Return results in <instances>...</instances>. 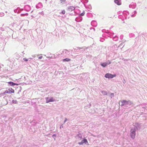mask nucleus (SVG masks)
Returning <instances> with one entry per match:
<instances>
[{
    "label": "nucleus",
    "instance_id": "f257e3e1",
    "mask_svg": "<svg viewBox=\"0 0 147 147\" xmlns=\"http://www.w3.org/2000/svg\"><path fill=\"white\" fill-rule=\"evenodd\" d=\"M116 75L115 74L112 75L108 73L105 74V77L106 78L109 79L112 78L114 77H116Z\"/></svg>",
    "mask_w": 147,
    "mask_h": 147
},
{
    "label": "nucleus",
    "instance_id": "f03ea898",
    "mask_svg": "<svg viewBox=\"0 0 147 147\" xmlns=\"http://www.w3.org/2000/svg\"><path fill=\"white\" fill-rule=\"evenodd\" d=\"M136 129H131V130L130 136L131 138L133 139L135 137L136 135Z\"/></svg>",
    "mask_w": 147,
    "mask_h": 147
},
{
    "label": "nucleus",
    "instance_id": "7ed1b4c3",
    "mask_svg": "<svg viewBox=\"0 0 147 147\" xmlns=\"http://www.w3.org/2000/svg\"><path fill=\"white\" fill-rule=\"evenodd\" d=\"M55 100L53 97L49 98L48 97L46 98V101L47 103H49L50 102H54Z\"/></svg>",
    "mask_w": 147,
    "mask_h": 147
},
{
    "label": "nucleus",
    "instance_id": "20e7f679",
    "mask_svg": "<svg viewBox=\"0 0 147 147\" xmlns=\"http://www.w3.org/2000/svg\"><path fill=\"white\" fill-rule=\"evenodd\" d=\"M111 63V62L110 61H108L107 62L101 63L100 65L103 67H105L107 65H109Z\"/></svg>",
    "mask_w": 147,
    "mask_h": 147
},
{
    "label": "nucleus",
    "instance_id": "39448f33",
    "mask_svg": "<svg viewBox=\"0 0 147 147\" xmlns=\"http://www.w3.org/2000/svg\"><path fill=\"white\" fill-rule=\"evenodd\" d=\"M88 143V142L86 139H83L81 142H79L78 144L81 145L83 144L84 143Z\"/></svg>",
    "mask_w": 147,
    "mask_h": 147
},
{
    "label": "nucleus",
    "instance_id": "423d86ee",
    "mask_svg": "<svg viewBox=\"0 0 147 147\" xmlns=\"http://www.w3.org/2000/svg\"><path fill=\"white\" fill-rule=\"evenodd\" d=\"M114 2L118 5H120L121 4L120 0H114Z\"/></svg>",
    "mask_w": 147,
    "mask_h": 147
},
{
    "label": "nucleus",
    "instance_id": "0eeeda50",
    "mask_svg": "<svg viewBox=\"0 0 147 147\" xmlns=\"http://www.w3.org/2000/svg\"><path fill=\"white\" fill-rule=\"evenodd\" d=\"M8 91L10 93H14V90L12 88H9L8 89Z\"/></svg>",
    "mask_w": 147,
    "mask_h": 147
},
{
    "label": "nucleus",
    "instance_id": "6e6552de",
    "mask_svg": "<svg viewBox=\"0 0 147 147\" xmlns=\"http://www.w3.org/2000/svg\"><path fill=\"white\" fill-rule=\"evenodd\" d=\"M121 102L122 103V105H124L127 104L128 101L126 100H123Z\"/></svg>",
    "mask_w": 147,
    "mask_h": 147
},
{
    "label": "nucleus",
    "instance_id": "1a4fd4ad",
    "mask_svg": "<svg viewBox=\"0 0 147 147\" xmlns=\"http://www.w3.org/2000/svg\"><path fill=\"white\" fill-rule=\"evenodd\" d=\"M75 9V8L73 6H70L69 8V10L73 11Z\"/></svg>",
    "mask_w": 147,
    "mask_h": 147
},
{
    "label": "nucleus",
    "instance_id": "9d476101",
    "mask_svg": "<svg viewBox=\"0 0 147 147\" xmlns=\"http://www.w3.org/2000/svg\"><path fill=\"white\" fill-rule=\"evenodd\" d=\"M8 83V84H9L13 86H15L16 85H18L17 84H16L12 82H9Z\"/></svg>",
    "mask_w": 147,
    "mask_h": 147
},
{
    "label": "nucleus",
    "instance_id": "9b49d317",
    "mask_svg": "<svg viewBox=\"0 0 147 147\" xmlns=\"http://www.w3.org/2000/svg\"><path fill=\"white\" fill-rule=\"evenodd\" d=\"M10 93V92H9L7 90L5 91L3 93V94H6Z\"/></svg>",
    "mask_w": 147,
    "mask_h": 147
},
{
    "label": "nucleus",
    "instance_id": "f8f14e48",
    "mask_svg": "<svg viewBox=\"0 0 147 147\" xmlns=\"http://www.w3.org/2000/svg\"><path fill=\"white\" fill-rule=\"evenodd\" d=\"M102 93L104 95H107V92H106L105 91H102Z\"/></svg>",
    "mask_w": 147,
    "mask_h": 147
},
{
    "label": "nucleus",
    "instance_id": "ddd939ff",
    "mask_svg": "<svg viewBox=\"0 0 147 147\" xmlns=\"http://www.w3.org/2000/svg\"><path fill=\"white\" fill-rule=\"evenodd\" d=\"M70 59L68 58L65 59V61H70Z\"/></svg>",
    "mask_w": 147,
    "mask_h": 147
},
{
    "label": "nucleus",
    "instance_id": "4468645a",
    "mask_svg": "<svg viewBox=\"0 0 147 147\" xmlns=\"http://www.w3.org/2000/svg\"><path fill=\"white\" fill-rule=\"evenodd\" d=\"M12 102L13 103H15V104H17V101L16 100H12Z\"/></svg>",
    "mask_w": 147,
    "mask_h": 147
},
{
    "label": "nucleus",
    "instance_id": "2eb2a0df",
    "mask_svg": "<svg viewBox=\"0 0 147 147\" xmlns=\"http://www.w3.org/2000/svg\"><path fill=\"white\" fill-rule=\"evenodd\" d=\"M23 60L25 61H28V59H26V58H24L23 59Z\"/></svg>",
    "mask_w": 147,
    "mask_h": 147
},
{
    "label": "nucleus",
    "instance_id": "dca6fc26",
    "mask_svg": "<svg viewBox=\"0 0 147 147\" xmlns=\"http://www.w3.org/2000/svg\"><path fill=\"white\" fill-rule=\"evenodd\" d=\"M42 57V56H40V57H38V58L39 59H41Z\"/></svg>",
    "mask_w": 147,
    "mask_h": 147
},
{
    "label": "nucleus",
    "instance_id": "f3484780",
    "mask_svg": "<svg viewBox=\"0 0 147 147\" xmlns=\"http://www.w3.org/2000/svg\"><path fill=\"white\" fill-rule=\"evenodd\" d=\"M81 15L82 16H83L84 15V14L83 13H82V14H81Z\"/></svg>",
    "mask_w": 147,
    "mask_h": 147
},
{
    "label": "nucleus",
    "instance_id": "a211bd4d",
    "mask_svg": "<svg viewBox=\"0 0 147 147\" xmlns=\"http://www.w3.org/2000/svg\"><path fill=\"white\" fill-rule=\"evenodd\" d=\"M63 0H61V3H63Z\"/></svg>",
    "mask_w": 147,
    "mask_h": 147
},
{
    "label": "nucleus",
    "instance_id": "6ab92c4d",
    "mask_svg": "<svg viewBox=\"0 0 147 147\" xmlns=\"http://www.w3.org/2000/svg\"><path fill=\"white\" fill-rule=\"evenodd\" d=\"M55 136V134L53 135V136Z\"/></svg>",
    "mask_w": 147,
    "mask_h": 147
},
{
    "label": "nucleus",
    "instance_id": "aec40b11",
    "mask_svg": "<svg viewBox=\"0 0 147 147\" xmlns=\"http://www.w3.org/2000/svg\"><path fill=\"white\" fill-rule=\"evenodd\" d=\"M37 56H38L39 55H37Z\"/></svg>",
    "mask_w": 147,
    "mask_h": 147
}]
</instances>
